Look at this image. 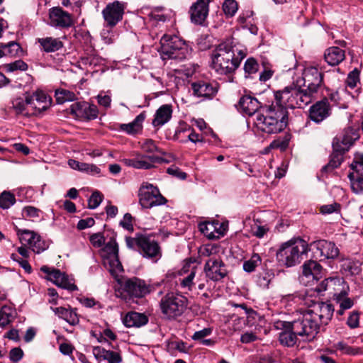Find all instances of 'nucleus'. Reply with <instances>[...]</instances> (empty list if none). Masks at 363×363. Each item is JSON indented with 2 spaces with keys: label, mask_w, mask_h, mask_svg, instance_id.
Returning <instances> with one entry per match:
<instances>
[{
  "label": "nucleus",
  "mask_w": 363,
  "mask_h": 363,
  "mask_svg": "<svg viewBox=\"0 0 363 363\" xmlns=\"http://www.w3.org/2000/svg\"><path fill=\"white\" fill-rule=\"evenodd\" d=\"M245 52L234 38H229L218 45L211 54V68L218 74H232L238 68Z\"/></svg>",
  "instance_id": "nucleus-1"
},
{
  "label": "nucleus",
  "mask_w": 363,
  "mask_h": 363,
  "mask_svg": "<svg viewBox=\"0 0 363 363\" xmlns=\"http://www.w3.org/2000/svg\"><path fill=\"white\" fill-rule=\"evenodd\" d=\"M334 308L330 303L313 302L310 308L306 310L298 318L295 324V330L298 333L308 334L310 337H315L318 333L320 325H327L331 320Z\"/></svg>",
  "instance_id": "nucleus-2"
},
{
  "label": "nucleus",
  "mask_w": 363,
  "mask_h": 363,
  "mask_svg": "<svg viewBox=\"0 0 363 363\" xmlns=\"http://www.w3.org/2000/svg\"><path fill=\"white\" fill-rule=\"evenodd\" d=\"M288 116L287 110L275 101L262 108V113H257L255 124L262 132L268 134L278 133L286 128Z\"/></svg>",
  "instance_id": "nucleus-3"
},
{
  "label": "nucleus",
  "mask_w": 363,
  "mask_h": 363,
  "mask_svg": "<svg viewBox=\"0 0 363 363\" xmlns=\"http://www.w3.org/2000/svg\"><path fill=\"white\" fill-rule=\"evenodd\" d=\"M275 101L287 108H303L309 104L313 96L296 80V83L274 92Z\"/></svg>",
  "instance_id": "nucleus-4"
},
{
  "label": "nucleus",
  "mask_w": 363,
  "mask_h": 363,
  "mask_svg": "<svg viewBox=\"0 0 363 363\" xmlns=\"http://www.w3.org/2000/svg\"><path fill=\"white\" fill-rule=\"evenodd\" d=\"M308 250V243L302 239L291 240L283 243L277 252V259L281 265L291 267L300 263L302 256Z\"/></svg>",
  "instance_id": "nucleus-5"
},
{
  "label": "nucleus",
  "mask_w": 363,
  "mask_h": 363,
  "mask_svg": "<svg viewBox=\"0 0 363 363\" xmlns=\"http://www.w3.org/2000/svg\"><path fill=\"white\" fill-rule=\"evenodd\" d=\"M160 53L163 60H183L191 56V47L177 35H164L160 40Z\"/></svg>",
  "instance_id": "nucleus-6"
},
{
  "label": "nucleus",
  "mask_w": 363,
  "mask_h": 363,
  "mask_svg": "<svg viewBox=\"0 0 363 363\" xmlns=\"http://www.w3.org/2000/svg\"><path fill=\"white\" fill-rule=\"evenodd\" d=\"M153 287L138 277L124 279L121 284V297L125 301L143 298L150 294Z\"/></svg>",
  "instance_id": "nucleus-7"
},
{
  "label": "nucleus",
  "mask_w": 363,
  "mask_h": 363,
  "mask_svg": "<svg viewBox=\"0 0 363 363\" xmlns=\"http://www.w3.org/2000/svg\"><path fill=\"white\" fill-rule=\"evenodd\" d=\"M162 314L168 319L180 316L186 308V298L174 293H168L160 301Z\"/></svg>",
  "instance_id": "nucleus-8"
},
{
  "label": "nucleus",
  "mask_w": 363,
  "mask_h": 363,
  "mask_svg": "<svg viewBox=\"0 0 363 363\" xmlns=\"http://www.w3.org/2000/svg\"><path fill=\"white\" fill-rule=\"evenodd\" d=\"M139 203L144 208L163 205L167 199L160 194L159 189L152 184L143 185L139 190Z\"/></svg>",
  "instance_id": "nucleus-9"
},
{
  "label": "nucleus",
  "mask_w": 363,
  "mask_h": 363,
  "mask_svg": "<svg viewBox=\"0 0 363 363\" xmlns=\"http://www.w3.org/2000/svg\"><path fill=\"white\" fill-rule=\"evenodd\" d=\"M104 263L108 265V270L113 275L123 271V266L118 259V245L115 240L108 242L103 249Z\"/></svg>",
  "instance_id": "nucleus-10"
},
{
  "label": "nucleus",
  "mask_w": 363,
  "mask_h": 363,
  "mask_svg": "<svg viewBox=\"0 0 363 363\" xmlns=\"http://www.w3.org/2000/svg\"><path fill=\"white\" fill-rule=\"evenodd\" d=\"M138 252L145 258L157 262L162 257V250L159 243L151 237L141 235L138 240Z\"/></svg>",
  "instance_id": "nucleus-11"
},
{
  "label": "nucleus",
  "mask_w": 363,
  "mask_h": 363,
  "mask_svg": "<svg viewBox=\"0 0 363 363\" xmlns=\"http://www.w3.org/2000/svg\"><path fill=\"white\" fill-rule=\"evenodd\" d=\"M298 322V319L292 322H281L280 325L285 328L279 334V341L281 345L287 347H293L297 341V337H302L303 340H312L315 337H310L308 334L298 333L295 330V324Z\"/></svg>",
  "instance_id": "nucleus-12"
},
{
  "label": "nucleus",
  "mask_w": 363,
  "mask_h": 363,
  "mask_svg": "<svg viewBox=\"0 0 363 363\" xmlns=\"http://www.w3.org/2000/svg\"><path fill=\"white\" fill-rule=\"evenodd\" d=\"M322 277L323 267L316 261L308 260L303 264L299 279L303 285L313 286Z\"/></svg>",
  "instance_id": "nucleus-13"
},
{
  "label": "nucleus",
  "mask_w": 363,
  "mask_h": 363,
  "mask_svg": "<svg viewBox=\"0 0 363 363\" xmlns=\"http://www.w3.org/2000/svg\"><path fill=\"white\" fill-rule=\"evenodd\" d=\"M27 105L30 108L32 116H37L46 111L51 105L52 99L41 90L26 96Z\"/></svg>",
  "instance_id": "nucleus-14"
},
{
  "label": "nucleus",
  "mask_w": 363,
  "mask_h": 363,
  "mask_svg": "<svg viewBox=\"0 0 363 363\" xmlns=\"http://www.w3.org/2000/svg\"><path fill=\"white\" fill-rule=\"evenodd\" d=\"M203 271L206 278L213 281H220L228 274L225 264L219 257H210L204 264Z\"/></svg>",
  "instance_id": "nucleus-15"
},
{
  "label": "nucleus",
  "mask_w": 363,
  "mask_h": 363,
  "mask_svg": "<svg viewBox=\"0 0 363 363\" xmlns=\"http://www.w3.org/2000/svg\"><path fill=\"white\" fill-rule=\"evenodd\" d=\"M323 73L318 68L311 67L305 71L303 77L297 80L313 96L323 82Z\"/></svg>",
  "instance_id": "nucleus-16"
},
{
  "label": "nucleus",
  "mask_w": 363,
  "mask_h": 363,
  "mask_svg": "<svg viewBox=\"0 0 363 363\" xmlns=\"http://www.w3.org/2000/svg\"><path fill=\"white\" fill-rule=\"evenodd\" d=\"M359 138V133L354 128H347L337 135L333 141V148L348 151L354 143Z\"/></svg>",
  "instance_id": "nucleus-17"
},
{
  "label": "nucleus",
  "mask_w": 363,
  "mask_h": 363,
  "mask_svg": "<svg viewBox=\"0 0 363 363\" xmlns=\"http://www.w3.org/2000/svg\"><path fill=\"white\" fill-rule=\"evenodd\" d=\"M125 6L124 3L114 1L106 5L102 11L103 17L107 25L110 27L115 26L123 18Z\"/></svg>",
  "instance_id": "nucleus-18"
},
{
  "label": "nucleus",
  "mask_w": 363,
  "mask_h": 363,
  "mask_svg": "<svg viewBox=\"0 0 363 363\" xmlns=\"http://www.w3.org/2000/svg\"><path fill=\"white\" fill-rule=\"evenodd\" d=\"M332 113V107L327 99L318 101L308 110V118L315 123H320L328 118Z\"/></svg>",
  "instance_id": "nucleus-19"
},
{
  "label": "nucleus",
  "mask_w": 363,
  "mask_h": 363,
  "mask_svg": "<svg viewBox=\"0 0 363 363\" xmlns=\"http://www.w3.org/2000/svg\"><path fill=\"white\" fill-rule=\"evenodd\" d=\"M50 25L52 27L67 28L73 25L72 16L60 6L49 10Z\"/></svg>",
  "instance_id": "nucleus-20"
},
{
  "label": "nucleus",
  "mask_w": 363,
  "mask_h": 363,
  "mask_svg": "<svg viewBox=\"0 0 363 363\" xmlns=\"http://www.w3.org/2000/svg\"><path fill=\"white\" fill-rule=\"evenodd\" d=\"M198 267L192 262H186L179 271V281L181 288L191 291L195 285Z\"/></svg>",
  "instance_id": "nucleus-21"
},
{
  "label": "nucleus",
  "mask_w": 363,
  "mask_h": 363,
  "mask_svg": "<svg viewBox=\"0 0 363 363\" xmlns=\"http://www.w3.org/2000/svg\"><path fill=\"white\" fill-rule=\"evenodd\" d=\"M310 246L313 251L316 250L314 253L318 254L320 259H335L339 255V250L335 244L325 240L314 241Z\"/></svg>",
  "instance_id": "nucleus-22"
},
{
  "label": "nucleus",
  "mask_w": 363,
  "mask_h": 363,
  "mask_svg": "<svg viewBox=\"0 0 363 363\" xmlns=\"http://www.w3.org/2000/svg\"><path fill=\"white\" fill-rule=\"evenodd\" d=\"M134 158H124L122 162L127 167L139 169H150L154 167L155 162H159L160 157L152 155H145L136 153Z\"/></svg>",
  "instance_id": "nucleus-23"
},
{
  "label": "nucleus",
  "mask_w": 363,
  "mask_h": 363,
  "mask_svg": "<svg viewBox=\"0 0 363 363\" xmlns=\"http://www.w3.org/2000/svg\"><path fill=\"white\" fill-rule=\"evenodd\" d=\"M71 112L77 117L85 119L93 120L97 118L99 111L96 105L89 104L86 102H76L71 105Z\"/></svg>",
  "instance_id": "nucleus-24"
},
{
  "label": "nucleus",
  "mask_w": 363,
  "mask_h": 363,
  "mask_svg": "<svg viewBox=\"0 0 363 363\" xmlns=\"http://www.w3.org/2000/svg\"><path fill=\"white\" fill-rule=\"evenodd\" d=\"M191 89L194 96L203 99H212L218 91L216 84L204 81L192 83Z\"/></svg>",
  "instance_id": "nucleus-25"
},
{
  "label": "nucleus",
  "mask_w": 363,
  "mask_h": 363,
  "mask_svg": "<svg viewBox=\"0 0 363 363\" xmlns=\"http://www.w3.org/2000/svg\"><path fill=\"white\" fill-rule=\"evenodd\" d=\"M211 0H197L190 9L191 20L195 24L201 25L208 14V4Z\"/></svg>",
  "instance_id": "nucleus-26"
},
{
  "label": "nucleus",
  "mask_w": 363,
  "mask_h": 363,
  "mask_svg": "<svg viewBox=\"0 0 363 363\" xmlns=\"http://www.w3.org/2000/svg\"><path fill=\"white\" fill-rule=\"evenodd\" d=\"M49 280L52 281L55 285L71 291L77 290V286L72 283L67 276L61 272L58 269H52L51 272L49 273Z\"/></svg>",
  "instance_id": "nucleus-27"
},
{
  "label": "nucleus",
  "mask_w": 363,
  "mask_h": 363,
  "mask_svg": "<svg viewBox=\"0 0 363 363\" xmlns=\"http://www.w3.org/2000/svg\"><path fill=\"white\" fill-rule=\"evenodd\" d=\"M51 310L60 318L65 320L71 325H76L79 323V320L77 313V309L72 308L70 306L68 308L65 307H51Z\"/></svg>",
  "instance_id": "nucleus-28"
},
{
  "label": "nucleus",
  "mask_w": 363,
  "mask_h": 363,
  "mask_svg": "<svg viewBox=\"0 0 363 363\" xmlns=\"http://www.w3.org/2000/svg\"><path fill=\"white\" fill-rule=\"evenodd\" d=\"M239 107L241 111L248 116L255 114L260 106L258 100L250 95L242 96L239 101Z\"/></svg>",
  "instance_id": "nucleus-29"
},
{
  "label": "nucleus",
  "mask_w": 363,
  "mask_h": 363,
  "mask_svg": "<svg viewBox=\"0 0 363 363\" xmlns=\"http://www.w3.org/2000/svg\"><path fill=\"white\" fill-rule=\"evenodd\" d=\"M172 106L170 104L161 106L155 112L152 124L154 127H161L167 123L172 118Z\"/></svg>",
  "instance_id": "nucleus-30"
},
{
  "label": "nucleus",
  "mask_w": 363,
  "mask_h": 363,
  "mask_svg": "<svg viewBox=\"0 0 363 363\" xmlns=\"http://www.w3.org/2000/svg\"><path fill=\"white\" fill-rule=\"evenodd\" d=\"M40 49L45 52H55L63 47V43L57 38L43 37L37 39Z\"/></svg>",
  "instance_id": "nucleus-31"
},
{
  "label": "nucleus",
  "mask_w": 363,
  "mask_h": 363,
  "mask_svg": "<svg viewBox=\"0 0 363 363\" xmlns=\"http://www.w3.org/2000/svg\"><path fill=\"white\" fill-rule=\"evenodd\" d=\"M324 58L328 65L336 66L345 60V52L338 47H330L325 51Z\"/></svg>",
  "instance_id": "nucleus-32"
},
{
  "label": "nucleus",
  "mask_w": 363,
  "mask_h": 363,
  "mask_svg": "<svg viewBox=\"0 0 363 363\" xmlns=\"http://www.w3.org/2000/svg\"><path fill=\"white\" fill-rule=\"evenodd\" d=\"M93 354L96 358L106 360L108 363H121L122 361V357L118 352L107 350L99 346L94 347Z\"/></svg>",
  "instance_id": "nucleus-33"
},
{
  "label": "nucleus",
  "mask_w": 363,
  "mask_h": 363,
  "mask_svg": "<svg viewBox=\"0 0 363 363\" xmlns=\"http://www.w3.org/2000/svg\"><path fill=\"white\" fill-rule=\"evenodd\" d=\"M123 322L128 328H139L147 323L148 318L143 313L132 311L125 315Z\"/></svg>",
  "instance_id": "nucleus-34"
},
{
  "label": "nucleus",
  "mask_w": 363,
  "mask_h": 363,
  "mask_svg": "<svg viewBox=\"0 0 363 363\" xmlns=\"http://www.w3.org/2000/svg\"><path fill=\"white\" fill-rule=\"evenodd\" d=\"M10 108L12 109L16 115H22L26 117L32 116L30 108L27 105L26 97L25 99L21 97L12 99Z\"/></svg>",
  "instance_id": "nucleus-35"
},
{
  "label": "nucleus",
  "mask_w": 363,
  "mask_h": 363,
  "mask_svg": "<svg viewBox=\"0 0 363 363\" xmlns=\"http://www.w3.org/2000/svg\"><path fill=\"white\" fill-rule=\"evenodd\" d=\"M346 151L333 148L329 162L322 168L323 172H328L338 167L343 161V155Z\"/></svg>",
  "instance_id": "nucleus-36"
},
{
  "label": "nucleus",
  "mask_w": 363,
  "mask_h": 363,
  "mask_svg": "<svg viewBox=\"0 0 363 363\" xmlns=\"http://www.w3.org/2000/svg\"><path fill=\"white\" fill-rule=\"evenodd\" d=\"M218 222H204L199 224L200 231L208 239L218 238L223 233L217 230Z\"/></svg>",
  "instance_id": "nucleus-37"
},
{
  "label": "nucleus",
  "mask_w": 363,
  "mask_h": 363,
  "mask_svg": "<svg viewBox=\"0 0 363 363\" xmlns=\"http://www.w3.org/2000/svg\"><path fill=\"white\" fill-rule=\"evenodd\" d=\"M145 118V113H141L131 123L121 124V129L128 134H135L142 129V124Z\"/></svg>",
  "instance_id": "nucleus-38"
},
{
  "label": "nucleus",
  "mask_w": 363,
  "mask_h": 363,
  "mask_svg": "<svg viewBox=\"0 0 363 363\" xmlns=\"http://www.w3.org/2000/svg\"><path fill=\"white\" fill-rule=\"evenodd\" d=\"M16 315L15 310L8 306H4L0 309V327L4 328L13 321Z\"/></svg>",
  "instance_id": "nucleus-39"
},
{
  "label": "nucleus",
  "mask_w": 363,
  "mask_h": 363,
  "mask_svg": "<svg viewBox=\"0 0 363 363\" xmlns=\"http://www.w3.org/2000/svg\"><path fill=\"white\" fill-rule=\"evenodd\" d=\"M348 177L351 182V188L356 194L363 192V172H351Z\"/></svg>",
  "instance_id": "nucleus-40"
},
{
  "label": "nucleus",
  "mask_w": 363,
  "mask_h": 363,
  "mask_svg": "<svg viewBox=\"0 0 363 363\" xmlns=\"http://www.w3.org/2000/svg\"><path fill=\"white\" fill-rule=\"evenodd\" d=\"M0 48L4 49L6 56H20L23 52V49L16 41H10L8 43H1Z\"/></svg>",
  "instance_id": "nucleus-41"
},
{
  "label": "nucleus",
  "mask_w": 363,
  "mask_h": 363,
  "mask_svg": "<svg viewBox=\"0 0 363 363\" xmlns=\"http://www.w3.org/2000/svg\"><path fill=\"white\" fill-rule=\"evenodd\" d=\"M274 278V273L272 270H264L257 276V283L262 289H268L271 281Z\"/></svg>",
  "instance_id": "nucleus-42"
},
{
  "label": "nucleus",
  "mask_w": 363,
  "mask_h": 363,
  "mask_svg": "<svg viewBox=\"0 0 363 363\" xmlns=\"http://www.w3.org/2000/svg\"><path fill=\"white\" fill-rule=\"evenodd\" d=\"M291 140L290 134H285L283 136L277 138L274 140L269 145V147L272 149H279L281 151L285 150L289 144Z\"/></svg>",
  "instance_id": "nucleus-43"
},
{
  "label": "nucleus",
  "mask_w": 363,
  "mask_h": 363,
  "mask_svg": "<svg viewBox=\"0 0 363 363\" xmlns=\"http://www.w3.org/2000/svg\"><path fill=\"white\" fill-rule=\"evenodd\" d=\"M55 97L57 104H62L66 101H72L76 99L74 92L66 89H57L55 91Z\"/></svg>",
  "instance_id": "nucleus-44"
},
{
  "label": "nucleus",
  "mask_w": 363,
  "mask_h": 363,
  "mask_svg": "<svg viewBox=\"0 0 363 363\" xmlns=\"http://www.w3.org/2000/svg\"><path fill=\"white\" fill-rule=\"evenodd\" d=\"M347 292L342 291L340 293L335 294L333 297L334 299L340 304V307L343 309H350L353 306V301L346 297Z\"/></svg>",
  "instance_id": "nucleus-45"
},
{
  "label": "nucleus",
  "mask_w": 363,
  "mask_h": 363,
  "mask_svg": "<svg viewBox=\"0 0 363 363\" xmlns=\"http://www.w3.org/2000/svg\"><path fill=\"white\" fill-rule=\"evenodd\" d=\"M4 69L7 72H13L15 71H26L28 69V65L21 60H16L15 62L4 65Z\"/></svg>",
  "instance_id": "nucleus-46"
},
{
  "label": "nucleus",
  "mask_w": 363,
  "mask_h": 363,
  "mask_svg": "<svg viewBox=\"0 0 363 363\" xmlns=\"http://www.w3.org/2000/svg\"><path fill=\"white\" fill-rule=\"evenodd\" d=\"M261 263V257L258 254H253L249 260L243 263V269L247 272H252Z\"/></svg>",
  "instance_id": "nucleus-47"
},
{
  "label": "nucleus",
  "mask_w": 363,
  "mask_h": 363,
  "mask_svg": "<svg viewBox=\"0 0 363 363\" xmlns=\"http://www.w3.org/2000/svg\"><path fill=\"white\" fill-rule=\"evenodd\" d=\"M16 202L15 196L13 194L4 191L0 196V207L7 209L13 205Z\"/></svg>",
  "instance_id": "nucleus-48"
},
{
  "label": "nucleus",
  "mask_w": 363,
  "mask_h": 363,
  "mask_svg": "<svg viewBox=\"0 0 363 363\" xmlns=\"http://www.w3.org/2000/svg\"><path fill=\"white\" fill-rule=\"evenodd\" d=\"M238 9V5L235 0H225L223 4V10L228 16H233Z\"/></svg>",
  "instance_id": "nucleus-49"
},
{
  "label": "nucleus",
  "mask_w": 363,
  "mask_h": 363,
  "mask_svg": "<svg viewBox=\"0 0 363 363\" xmlns=\"http://www.w3.org/2000/svg\"><path fill=\"white\" fill-rule=\"evenodd\" d=\"M48 247V244L42 240L40 235L37 234L34 242L32 244L31 250L35 253H40Z\"/></svg>",
  "instance_id": "nucleus-50"
},
{
  "label": "nucleus",
  "mask_w": 363,
  "mask_h": 363,
  "mask_svg": "<svg viewBox=\"0 0 363 363\" xmlns=\"http://www.w3.org/2000/svg\"><path fill=\"white\" fill-rule=\"evenodd\" d=\"M140 147L144 152L147 153L161 152L160 148L156 145L155 141L152 139L145 140L141 143Z\"/></svg>",
  "instance_id": "nucleus-51"
},
{
  "label": "nucleus",
  "mask_w": 363,
  "mask_h": 363,
  "mask_svg": "<svg viewBox=\"0 0 363 363\" xmlns=\"http://www.w3.org/2000/svg\"><path fill=\"white\" fill-rule=\"evenodd\" d=\"M359 83V71L354 69L350 72L346 79V84L351 89H354Z\"/></svg>",
  "instance_id": "nucleus-52"
},
{
  "label": "nucleus",
  "mask_w": 363,
  "mask_h": 363,
  "mask_svg": "<svg viewBox=\"0 0 363 363\" xmlns=\"http://www.w3.org/2000/svg\"><path fill=\"white\" fill-rule=\"evenodd\" d=\"M37 234V233L29 230L18 229L17 230V235L22 245H24L26 242H28L29 239L35 240Z\"/></svg>",
  "instance_id": "nucleus-53"
},
{
  "label": "nucleus",
  "mask_w": 363,
  "mask_h": 363,
  "mask_svg": "<svg viewBox=\"0 0 363 363\" xmlns=\"http://www.w3.org/2000/svg\"><path fill=\"white\" fill-rule=\"evenodd\" d=\"M352 172H363V153L357 154L350 164Z\"/></svg>",
  "instance_id": "nucleus-54"
},
{
  "label": "nucleus",
  "mask_w": 363,
  "mask_h": 363,
  "mask_svg": "<svg viewBox=\"0 0 363 363\" xmlns=\"http://www.w3.org/2000/svg\"><path fill=\"white\" fill-rule=\"evenodd\" d=\"M259 65L254 58H249L244 65L245 73L248 74H255L258 71Z\"/></svg>",
  "instance_id": "nucleus-55"
},
{
  "label": "nucleus",
  "mask_w": 363,
  "mask_h": 363,
  "mask_svg": "<svg viewBox=\"0 0 363 363\" xmlns=\"http://www.w3.org/2000/svg\"><path fill=\"white\" fill-rule=\"evenodd\" d=\"M320 211L323 214H330L333 213H340V205L336 202L331 204H326L320 206Z\"/></svg>",
  "instance_id": "nucleus-56"
},
{
  "label": "nucleus",
  "mask_w": 363,
  "mask_h": 363,
  "mask_svg": "<svg viewBox=\"0 0 363 363\" xmlns=\"http://www.w3.org/2000/svg\"><path fill=\"white\" fill-rule=\"evenodd\" d=\"M102 199L103 196L99 191L94 192L89 199V208L91 209L97 208L101 203Z\"/></svg>",
  "instance_id": "nucleus-57"
},
{
  "label": "nucleus",
  "mask_w": 363,
  "mask_h": 363,
  "mask_svg": "<svg viewBox=\"0 0 363 363\" xmlns=\"http://www.w3.org/2000/svg\"><path fill=\"white\" fill-rule=\"evenodd\" d=\"M89 240L94 247H100L104 245L105 238L102 233H98L91 235Z\"/></svg>",
  "instance_id": "nucleus-58"
},
{
  "label": "nucleus",
  "mask_w": 363,
  "mask_h": 363,
  "mask_svg": "<svg viewBox=\"0 0 363 363\" xmlns=\"http://www.w3.org/2000/svg\"><path fill=\"white\" fill-rule=\"evenodd\" d=\"M167 172L169 174L180 179H185L187 176V174L182 172L178 167L174 165L167 168Z\"/></svg>",
  "instance_id": "nucleus-59"
},
{
  "label": "nucleus",
  "mask_w": 363,
  "mask_h": 363,
  "mask_svg": "<svg viewBox=\"0 0 363 363\" xmlns=\"http://www.w3.org/2000/svg\"><path fill=\"white\" fill-rule=\"evenodd\" d=\"M40 210L33 206H26L23 209V216L28 218H35L39 217Z\"/></svg>",
  "instance_id": "nucleus-60"
},
{
  "label": "nucleus",
  "mask_w": 363,
  "mask_h": 363,
  "mask_svg": "<svg viewBox=\"0 0 363 363\" xmlns=\"http://www.w3.org/2000/svg\"><path fill=\"white\" fill-rule=\"evenodd\" d=\"M11 258L18 262L20 266L28 274L31 273L32 268L26 259H23L18 257L16 254H11Z\"/></svg>",
  "instance_id": "nucleus-61"
},
{
  "label": "nucleus",
  "mask_w": 363,
  "mask_h": 363,
  "mask_svg": "<svg viewBox=\"0 0 363 363\" xmlns=\"http://www.w3.org/2000/svg\"><path fill=\"white\" fill-rule=\"evenodd\" d=\"M23 356V352L20 347L13 348L9 353V358L12 362H19Z\"/></svg>",
  "instance_id": "nucleus-62"
},
{
  "label": "nucleus",
  "mask_w": 363,
  "mask_h": 363,
  "mask_svg": "<svg viewBox=\"0 0 363 363\" xmlns=\"http://www.w3.org/2000/svg\"><path fill=\"white\" fill-rule=\"evenodd\" d=\"M68 164L72 169L82 172H86V167H89L87 163L79 162L72 159L68 160Z\"/></svg>",
  "instance_id": "nucleus-63"
},
{
  "label": "nucleus",
  "mask_w": 363,
  "mask_h": 363,
  "mask_svg": "<svg viewBox=\"0 0 363 363\" xmlns=\"http://www.w3.org/2000/svg\"><path fill=\"white\" fill-rule=\"evenodd\" d=\"M132 216L127 213L124 215L123 220L120 222V225L125 229L133 231V226L132 224Z\"/></svg>",
  "instance_id": "nucleus-64"
}]
</instances>
